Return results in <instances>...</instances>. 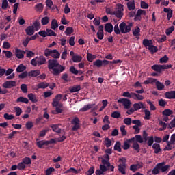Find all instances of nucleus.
<instances>
[{
    "label": "nucleus",
    "mask_w": 175,
    "mask_h": 175,
    "mask_svg": "<svg viewBox=\"0 0 175 175\" xmlns=\"http://www.w3.org/2000/svg\"><path fill=\"white\" fill-rule=\"evenodd\" d=\"M48 69L51 70L53 76H59L66 69V67L61 65L58 60L54 59L48 60Z\"/></svg>",
    "instance_id": "1"
},
{
    "label": "nucleus",
    "mask_w": 175,
    "mask_h": 175,
    "mask_svg": "<svg viewBox=\"0 0 175 175\" xmlns=\"http://www.w3.org/2000/svg\"><path fill=\"white\" fill-rule=\"evenodd\" d=\"M104 159H102L101 160V163L103 164H100L99 167L100 169H98L96 170L95 174L96 175H103L105 174V172H107V167H106V165H107L108 166L110 165V156H109V154H105L103 156Z\"/></svg>",
    "instance_id": "2"
},
{
    "label": "nucleus",
    "mask_w": 175,
    "mask_h": 175,
    "mask_svg": "<svg viewBox=\"0 0 175 175\" xmlns=\"http://www.w3.org/2000/svg\"><path fill=\"white\" fill-rule=\"evenodd\" d=\"M124 98H129V99H133L134 100H143L144 97L142 94H137L135 92H124L122 94Z\"/></svg>",
    "instance_id": "3"
},
{
    "label": "nucleus",
    "mask_w": 175,
    "mask_h": 175,
    "mask_svg": "<svg viewBox=\"0 0 175 175\" xmlns=\"http://www.w3.org/2000/svg\"><path fill=\"white\" fill-rule=\"evenodd\" d=\"M132 27H133V23H132V22L128 23L127 25L126 23H125V22H122L119 25V28L121 33H129V32H131V28H132Z\"/></svg>",
    "instance_id": "4"
},
{
    "label": "nucleus",
    "mask_w": 175,
    "mask_h": 175,
    "mask_svg": "<svg viewBox=\"0 0 175 175\" xmlns=\"http://www.w3.org/2000/svg\"><path fill=\"white\" fill-rule=\"evenodd\" d=\"M111 14L116 16L119 20H121L124 16V5L122 4H118L116 10Z\"/></svg>",
    "instance_id": "5"
},
{
    "label": "nucleus",
    "mask_w": 175,
    "mask_h": 175,
    "mask_svg": "<svg viewBox=\"0 0 175 175\" xmlns=\"http://www.w3.org/2000/svg\"><path fill=\"white\" fill-rule=\"evenodd\" d=\"M170 68H172V64H154L152 66L151 69L154 70V72H157V73H162L163 70H165V69H170Z\"/></svg>",
    "instance_id": "6"
},
{
    "label": "nucleus",
    "mask_w": 175,
    "mask_h": 175,
    "mask_svg": "<svg viewBox=\"0 0 175 175\" xmlns=\"http://www.w3.org/2000/svg\"><path fill=\"white\" fill-rule=\"evenodd\" d=\"M118 103H122L126 110H129L132 105V102L129 98H120L118 100Z\"/></svg>",
    "instance_id": "7"
},
{
    "label": "nucleus",
    "mask_w": 175,
    "mask_h": 175,
    "mask_svg": "<svg viewBox=\"0 0 175 175\" xmlns=\"http://www.w3.org/2000/svg\"><path fill=\"white\" fill-rule=\"evenodd\" d=\"M159 166L161 173H167L170 170V165H165V162L159 163Z\"/></svg>",
    "instance_id": "8"
},
{
    "label": "nucleus",
    "mask_w": 175,
    "mask_h": 175,
    "mask_svg": "<svg viewBox=\"0 0 175 175\" xmlns=\"http://www.w3.org/2000/svg\"><path fill=\"white\" fill-rule=\"evenodd\" d=\"M79 122H80L79 118L75 117L73 118L71 122V124H74L73 127L72 128V131H77L80 128V124H79Z\"/></svg>",
    "instance_id": "9"
},
{
    "label": "nucleus",
    "mask_w": 175,
    "mask_h": 175,
    "mask_svg": "<svg viewBox=\"0 0 175 175\" xmlns=\"http://www.w3.org/2000/svg\"><path fill=\"white\" fill-rule=\"evenodd\" d=\"M2 85L3 88H13L16 87V81H6Z\"/></svg>",
    "instance_id": "10"
},
{
    "label": "nucleus",
    "mask_w": 175,
    "mask_h": 175,
    "mask_svg": "<svg viewBox=\"0 0 175 175\" xmlns=\"http://www.w3.org/2000/svg\"><path fill=\"white\" fill-rule=\"evenodd\" d=\"M133 109L134 111H137V110H140L141 109H146V106H144V103L142 102L135 103L133 105Z\"/></svg>",
    "instance_id": "11"
},
{
    "label": "nucleus",
    "mask_w": 175,
    "mask_h": 175,
    "mask_svg": "<svg viewBox=\"0 0 175 175\" xmlns=\"http://www.w3.org/2000/svg\"><path fill=\"white\" fill-rule=\"evenodd\" d=\"M24 54H25L24 51L18 49H15V55L18 59H23V58H24Z\"/></svg>",
    "instance_id": "12"
},
{
    "label": "nucleus",
    "mask_w": 175,
    "mask_h": 175,
    "mask_svg": "<svg viewBox=\"0 0 175 175\" xmlns=\"http://www.w3.org/2000/svg\"><path fill=\"white\" fill-rule=\"evenodd\" d=\"M163 12L165 13H167V20L169 21L172 17H173V10L170 8H164Z\"/></svg>",
    "instance_id": "13"
},
{
    "label": "nucleus",
    "mask_w": 175,
    "mask_h": 175,
    "mask_svg": "<svg viewBox=\"0 0 175 175\" xmlns=\"http://www.w3.org/2000/svg\"><path fill=\"white\" fill-rule=\"evenodd\" d=\"M166 99H175V90L166 92L165 94Z\"/></svg>",
    "instance_id": "14"
},
{
    "label": "nucleus",
    "mask_w": 175,
    "mask_h": 175,
    "mask_svg": "<svg viewBox=\"0 0 175 175\" xmlns=\"http://www.w3.org/2000/svg\"><path fill=\"white\" fill-rule=\"evenodd\" d=\"M40 75V70H33L28 72L29 77H38Z\"/></svg>",
    "instance_id": "15"
},
{
    "label": "nucleus",
    "mask_w": 175,
    "mask_h": 175,
    "mask_svg": "<svg viewBox=\"0 0 175 175\" xmlns=\"http://www.w3.org/2000/svg\"><path fill=\"white\" fill-rule=\"evenodd\" d=\"M25 32L29 36H32L35 33V29L33 26H29L25 29Z\"/></svg>",
    "instance_id": "16"
},
{
    "label": "nucleus",
    "mask_w": 175,
    "mask_h": 175,
    "mask_svg": "<svg viewBox=\"0 0 175 175\" xmlns=\"http://www.w3.org/2000/svg\"><path fill=\"white\" fill-rule=\"evenodd\" d=\"M105 32H108V33H111L113 32V24L108 23L105 25Z\"/></svg>",
    "instance_id": "17"
},
{
    "label": "nucleus",
    "mask_w": 175,
    "mask_h": 175,
    "mask_svg": "<svg viewBox=\"0 0 175 175\" xmlns=\"http://www.w3.org/2000/svg\"><path fill=\"white\" fill-rule=\"evenodd\" d=\"M95 106V104H88L84 105L83 107L81 108L79 111H88V110L92 109Z\"/></svg>",
    "instance_id": "18"
},
{
    "label": "nucleus",
    "mask_w": 175,
    "mask_h": 175,
    "mask_svg": "<svg viewBox=\"0 0 175 175\" xmlns=\"http://www.w3.org/2000/svg\"><path fill=\"white\" fill-rule=\"evenodd\" d=\"M37 62H38L37 63L38 66H40V65H44V64H46V57L42 55L40 57H38Z\"/></svg>",
    "instance_id": "19"
},
{
    "label": "nucleus",
    "mask_w": 175,
    "mask_h": 175,
    "mask_svg": "<svg viewBox=\"0 0 175 175\" xmlns=\"http://www.w3.org/2000/svg\"><path fill=\"white\" fill-rule=\"evenodd\" d=\"M43 8H44V6H43V3H38L34 6L35 10L37 13H42V12H43Z\"/></svg>",
    "instance_id": "20"
},
{
    "label": "nucleus",
    "mask_w": 175,
    "mask_h": 175,
    "mask_svg": "<svg viewBox=\"0 0 175 175\" xmlns=\"http://www.w3.org/2000/svg\"><path fill=\"white\" fill-rule=\"evenodd\" d=\"M81 90V86L80 85H74L73 87H70L69 88V91L71 93L73 92H79Z\"/></svg>",
    "instance_id": "21"
},
{
    "label": "nucleus",
    "mask_w": 175,
    "mask_h": 175,
    "mask_svg": "<svg viewBox=\"0 0 175 175\" xmlns=\"http://www.w3.org/2000/svg\"><path fill=\"white\" fill-rule=\"evenodd\" d=\"M127 8L129 10H135L136 7L135 6V0H131L127 3Z\"/></svg>",
    "instance_id": "22"
},
{
    "label": "nucleus",
    "mask_w": 175,
    "mask_h": 175,
    "mask_svg": "<svg viewBox=\"0 0 175 175\" xmlns=\"http://www.w3.org/2000/svg\"><path fill=\"white\" fill-rule=\"evenodd\" d=\"M49 85L50 84L47 82H41L37 85V88L38 90L40 88L42 90H44L45 88H47V87H49Z\"/></svg>",
    "instance_id": "23"
},
{
    "label": "nucleus",
    "mask_w": 175,
    "mask_h": 175,
    "mask_svg": "<svg viewBox=\"0 0 175 175\" xmlns=\"http://www.w3.org/2000/svg\"><path fill=\"white\" fill-rule=\"evenodd\" d=\"M51 57H52V58H54V59H58V58L61 57V53H59V52H58L57 49H53Z\"/></svg>",
    "instance_id": "24"
},
{
    "label": "nucleus",
    "mask_w": 175,
    "mask_h": 175,
    "mask_svg": "<svg viewBox=\"0 0 175 175\" xmlns=\"http://www.w3.org/2000/svg\"><path fill=\"white\" fill-rule=\"evenodd\" d=\"M58 27H59L58 21H57L56 19H53L51 24V29H53V31H55L57 28H58Z\"/></svg>",
    "instance_id": "25"
},
{
    "label": "nucleus",
    "mask_w": 175,
    "mask_h": 175,
    "mask_svg": "<svg viewBox=\"0 0 175 175\" xmlns=\"http://www.w3.org/2000/svg\"><path fill=\"white\" fill-rule=\"evenodd\" d=\"M27 98L32 102V103H36L38 102V98H36V96L32 93H30L27 95Z\"/></svg>",
    "instance_id": "26"
},
{
    "label": "nucleus",
    "mask_w": 175,
    "mask_h": 175,
    "mask_svg": "<svg viewBox=\"0 0 175 175\" xmlns=\"http://www.w3.org/2000/svg\"><path fill=\"white\" fill-rule=\"evenodd\" d=\"M113 150L115 151H118V152H121V142L120 141H117L113 146Z\"/></svg>",
    "instance_id": "27"
},
{
    "label": "nucleus",
    "mask_w": 175,
    "mask_h": 175,
    "mask_svg": "<svg viewBox=\"0 0 175 175\" xmlns=\"http://www.w3.org/2000/svg\"><path fill=\"white\" fill-rule=\"evenodd\" d=\"M160 172H161V168L159 167V163H157L152 170V174H154V175L159 174Z\"/></svg>",
    "instance_id": "28"
},
{
    "label": "nucleus",
    "mask_w": 175,
    "mask_h": 175,
    "mask_svg": "<svg viewBox=\"0 0 175 175\" xmlns=\"http://www.w3.org/2000/svg\"><path fill=\"white\" fill-rule=\"evenodd\" d=\"M26 69H27V66H25L23 64H21L16 68V72H18V73H21V72H24L25 70H26Z\"/></svg>",
    "instance_id": "29"
},
{
    "label": "nucleus",
    "mask_w": 175,
    "mask_h": 175,
    "mask_svg": "<svg viewBox=\"0 0 175 175\" xmlns=\"http://www.w3.org/2000/svg\"><path fill=\"white\" fill-rule=\"evenodd\" d=\"M152 148L154 149V154H159L161 152V145L159 144H153Z\"/></svg>",
    "instance_id": "30"
},
{
    "label": "nucleus",
    "mask_w": 175,
    "mask_h": 175,
    "mask_svg": "<svg viewBox=\"0 0 175 175\" xmlns=\"http://www.w3.org/2000/svg\"><path fill=\"white\" fill-rule=\"evenodd\" d=\"M28 102H29V100H28V98H25V97H23V96H21L19 98H18L16 99V103H28Z\"/></svg>",
    "instance_id": "31"
},
{
    "label": "nucleus",
    "mask_w": 175,
    "mask_h": 175,
    "mask_svg": "<svg viewBox=\"0 0 175 175\" xmlns=\"http://www.w3.org/2000/svg\"><path fill=\"white\" fill-rule=\"evenodd\" d=\"M82 60H83V57L80 55H75L72 57V61L76 63L81 62Z\"/></svg>",
    "instance_id": "32"
},
{
    "label": "nucleus",
    "mask_w": 175,
    "mask_h": 175,
    "mask_svg": "<svg viewBox=\"0 0 175 175\" xmlns=\"http://www.w3.org/2000/svg\"><path fill=\"white\" fill-rule=\"evenodd\" d=\"M36 144L38 148H43V146H47V141H45V140L38 141L36 142Z\"/></svg>",
    "instance_id": "33"
},
{
    "label": "nucleus",
    "mask_w": 175,
    "mask_h": 175,
    "mask_svg": "<svg viewBox=\"0 0 175 175\" xmlns=\"http://www.w3.org/2000/svg\"><path fill=\"white\" fill-rule=\"evenodd\" d=\"M174 144H173L172 142H170V141L167 142V146L164 148V151H171V150L173 149V146Z\"/></svg>",
    "instance_id": "34"
},
{
    "label": "nucleus",
    "mask_w": 175,
    "mask_h": 175,
    "mask_svg": "<svg viewBox=\"0 0 175 175\" xmlns=\"http://www.w3.org/2000/svg\"><path fill=\"white\" fill-rule=\"evenodd\" d=\"M143 44L144 45L145 47H150L152 44V40H148V39H144L143 40Z\"/></svg>",
    "instance_id": "35"
},
{
    "label": "nucleus",
    "mask_w": 175,
    "mask_h": 175,
    "mask_svg": "<svg viewBox=\"0 0 175 175\" xmlns=\"http://www.w3.org/2000/svg\"><path fill=\"white\" fill-rule=\"evenodd\" d=\"M156 87L158 90V91H162L165 88V85L163 83H161L160 81L156 82Z\"/></svg>",
    "instance_id": "36"
},
{
    "label": "nucleus",
    "mask_w": 175,
    "mask_h": 175,
    "mask_svg": "<svg viewBox=\"0 0 175 175\" xmlns=\"http://www.w3.org/2000/svg\"><path fill=\"white\" fill-rule=\"evenodd\" d=\"M51 128L53 131V132H56V133H61L62 129L61 128H59L58 125L57 124H53L51 126Z\"/></svg>",
    "instance_id": "37"
},
{
    "label": "nucleus",
    "mask_w": 175,
    "mask_h": 175,
    "mask_svg": "<svg viewBox=\"0 0 175 175\" xmlns=\"http://www.w3.org/2000/svg\"><path fill=\"white\" fill-rule=\"evenodd\" d=\"M163 116H165L166 117H169L173 114V111L172 109H165L162 112Z\"/></svg>",
    "instance_id": "38"
},
{
    "label": "nucleus",
    "mask_w": 175,
    "mask_h": 175,
    "mask_svg": "<svg viewBox=\"0 0 175 175\" xmlns=\"http://www.w3.org/2000/svg\"><path fill=\"white\" fill-rule=\"evenodd\" d=\"M148 50H149L152 54H154V53H157V51H158V48L152 44L148 47Z\"/></svg>",
    "instance_id": "39"
},
{
    "label": "nucleus",
    "mask_w": 175,
    "mask_h": 175,
    "mask_svg": "<svg viewBox=\"0 0 175 175\" xmlns=\"http://www.w3.org/2000/svg\"><path fill=\"white\" fill-rule=\"evenodd\" d=\"M50 18L49 16H44L41 19V23L42 25H47V24L49 23Z\"/></svg>",
    "instance_id": "40"
},
{
    "label": "nucleus",
    "mask_w": 175,
    "mask_h": 175,
    "mask_svg": "<svg viewBox=\"0 0 175 175\" xmlns=\"http://www.w3.org/2000/svg\"><path fill=\"white\" fill-rule=\"evenodd\" d=\"M44 54L45 57H51V54H53V50L46 48L44 51Z\"/></svg>",
    "instance_id": "41"
},
{
    "label": "nucleus",
    "mask_w": 175,
    "mask_h": 175,
    "mask_svg": "<svg viewBox=\"0 0 175 175\" xmlns=\"http://www.w3.org/2000/svg\"><path fill=\"white\" fill-rule=\"evenodd\" d=\"M46 36H57V33L54 32V31L50 29H46Z\"/></svg>",
    "instance_id": "42"
},
{
    "label": "nucleus",
    "mask_w": 175,
    "mask_h": 175,
    "mask_svg": "<svg viewBox=\"0 0 175 175\" xmlns=\"http://www.w3.org/2000/svg\"><path fill=\"white\" fill-rule=\"evenodd\" d=\"M113 31L116 35H121V30L120 29V26H118V24L115 25Z\"/></svg>",
    "instance_id": "43"
},
{
    "label": "nucleus",
    "mask_w": 175,
    "mask_h": 175,
    "mask_svg": "<svg viewBox=\"0 0 175 175\" xmlns=\"http://www.w3.org/2000/svg\"><path fill=\"white\" fill-rule=\"evenodd\" d=\"M70 172H72V173H74L75 174H77L80 173L81 170H76L73 167H70V169H68L66 171V173H70Z\"/></svg>",
    "instance_id": "44"
},
{
    "label": "nucleus",
    "mask_w": 175,
    "mask_h": 175,
    "mask_svg": "<svg viewBox=\"0 0 175 175\" xmlns=\"http://www.w3.org/2000/svg\"><path fill=\"white\" fill-rule=\"evenodd\" d=\"M169 61V57L167 55H164L163 57L160 58L159 63L160 64H166Z\"/></svg>",
    "instance_id": "45"
},
{
    "label": "nucleus",
    "mask_w": 175,
    "mask_h": 175,
    "mask_svg": "<svg viewBox=\"0 0 175 175\" xmlns=\"http://www.w3.org/2000/svg\"><path fill=\"white\" fill-rule=\"evenodd\" d=\"M73 32H74L73 27H68L65 31V33L67 36L72 35Z\"/></svg>",
    "instance_id": "46"
},
{
    "label": "nucleus",
    "mask_w": 175,
    "mask_h": 175,
    "mask_svg": "<svg viewBox=\"0 0 175 175\" xmlns=\"http://www.w3.org/2000/svg\"><path fill=\"white\" fill-rule=\"evenodd\" d=\"M111 117H112V118H120L121 117V113L119 111H113L111 115Z\"/></svg>",
    "instance_id": "47"
},
{
    "label": "nucleus",
    "mask_w": 175,
    "mask_h": 175,
    "mask_svg": "<svg viewBox=\"0 0 175 175\" xmlns=\"http://www.w3.org/2000/svg\"><path fill=\"white\" fill-rule=\"evenodd\" d=\"M125 169H126V165H118V170L122 174H126Z\"/></svg>",
    "instance_id": "48"
},
{
    "label": "nucleus",
    "mask_w": 175,
    "mask_h": 175,
    "mask_svg": "<svg viewBox=\"0 0 175 175\" xmlns=\"http://www.w3.org/2000/svg\"><path fill=\"white\" fill-rule=\"evenodd\" d=\"M3 54H5L6 58H12L13 53L10 51H3Z\"/></svg>",
    "instance_id": "49"
},
{
    "label": "nucleus",
    "mask_w": 175,
    "mask_h": 175,
    "mask_svg": "<svg viewBox=\"0 0 175 175\" xmlns=\"http://www.w3.org/2000/svg\"><path fill=\"white\" fill-rule=\"evenodd\" d=\"M33 28L36 29V31H39L40 29V23L38 21H36L33 23Z\"/></svg>",
    "instance_id": "50"
},
{
    "label": "nucleus",
    "mask_w": 175,
    "mask_h": 175,
    "mask_svg": "<svg viewBox=\"0 0 175 175\" xmlns=\"http://www.w3.org/2000/svg\"><path fill=\"white\" fill-rule=\"evenodd\" d=\"M8 6H9V3H8V0H3L1 8L3 10H6V9H8Z\"/></svg>",
    "instance_id": "51"
},
{
    "label": "nucleus",
    "mask_w": 175,
    "mask_h": 175,
    "mask_svg": "<svg viewBox=\"0 0 175 175\" xmlns=\"http://www.w3.org/2000/svg\"><path fill=\"white\" fill-rule=\"evenodd\" d=\"M52 106H53V107H62V104L59 103V101L54 100L52 103Z\"/></svg>",
    "instance_id": "52"
},
{
    "label": "nucleus",
    "mask_w": 175,
    "mask_h": 175,
    "mask_svg": "<svg viewBox=\"0 0 175 175\" xmlns=\"http://www.w3.org/2000/svg\"><path fill=\"white\" fill-rule=\"evenodd\" d=\"M147 144L149 147H151V146H152V144H154V137L153 136H150L148 137Z\"/></svg>",
    "instance_id": "53"
},
{
    "label": "nucleus",
    "mask_w": 175,
    "mask_h": 175,
    "mask_svg": "<svg viewBox=\"0 0 175 175\" xmlns=\"http://www.w3.org/2000/svg\"><path fill=\"white\" fill-rule=\"evenodd\" d=\"M94 66H97V68H101L102 66V60L97 59L93 62Z\"/></svg>",
    "instance_id": "54"
},
{
    "label": "nucleus",
    "mask_w": 175,
    "mask_h": 175,
    "mask_svg": "<svg viewBox=\"0 0 175 175\" xmlns=\"http://www.w3.org/2000/svg\"><path fill=\"white\" fill-rule=\"evenodd\" d=\"M87 59H88V61H89V62H92V61H94V59H95V55H92L91 53H88Z\"/></svg>",
    "instance_id": "55"
},
{
    "label": "nucleus",
    "mask_w": 175,
    "mask_h": 175,
    "mask_svg": "<svg viewBox=\"0 0 175 175\" xmlns=\"http://www.w3.org/2000/svg\"><path fill=\"white\" fill-rule=\"evenodd\" d=\"M105 146L109 148V147H110L111 146V140L109 138H105Z\"/></svg>",
    "instance_id": "56"
},
{
    "label": "nucleus",
    "mask_w": 175,
    "mask_h": 175,
    "mask_svg": "<svg viewBox=\"0 0 175 175\" xmlns=\"http://www.w3.org/2000/svg\"><path fill=\"white\" fill-rule=\"evenodd\" d=\"M70 72L72 73V75H79V70H76V68H75L73 66L70 67Z\"/></svg>",
    "instance_id": "57"
},
{
    "label": "nucleus",
    "mask_w": 175,
    "mask_h": 175,
    "mask_svg": "<svg viewBox=\"0 0 175 175\" xmlns=\"http://www.w3.org/2000/svg\"><path fill=\"white\" fill-rule=\"evenodd\" d=\"M131 123L135 124L134 126H142V121L139 120H133Z\"/></svg>",
    "instance_id": "58"
},
{
    "label": "nucleus",
    "mask_w": 175,
    "mask_h": 175,
    "mask_svg": "<svg viewBox=\"0 0 175 175\" xmlns=\"http://www.w3.org/2000/svg\"><path fill=\"white\" fill-rule=\"evenodd\" d=\"M135 139L136 140V143H144L143 137H142V135H135Z\"/></svg>",
    "instance_id": "59"
},
{
    "label": "nucleus",
    "mask_w": 175,
    "mask_h": 175,
    "mask_svg": "<svg viewBox=\"0 0 175 175\" xmlns=\"http://www.w3.org/2000/svg\"><path fill=\"white\" fill-rule=\"evenodd\" d=\"M159 105L161 107H165V106H166V105H167V102H166V100H165L163 98H161L159 100Z\"/></svg>",
    "instance_id": "60"
},
{
    "label": "nucleus",
    "mask_w": 175,
    "mask_h": 175,
    "mask_svg": "<svg viewBox=\"0 0 175 175\" xmlns=\"http://www.w3.org/2000/svg\"><path fill=\"white\" fill-rule=\"evenodd\" d=\"M23 163H25V165H31V158L25 157L23 159Z\"/></svg>",
    "instance_id": "61"
},
{
    "label": "nucleus",
    "mask_w": 175,
    "mask_h": 175,
    "mask_svg": "<svg viewBox=\"0 0 175 175\" xmlns=\"http://www.w3.org/2000/svg\"><path fill=\"white\" fill-rule=\"evenodd\" d=\"M55 171V169H54V167H49L45 171V175H51V173Z\"/></svg>",
    "instance_id": "62"
},
{
    "label": "nucleus",
    "mask_w": 175,
    "mask_h": 175,
    "mask_svg": "<svg viewBox=\"0 0 175 175\" xmlns=\"http://www.w3.org/2000/svg\"><path fill=\"white\" fill-rule=\"evenodd\" d=\"M173 31H174V26H171L166 29L165 33L169 36L173 32Z\"/></svg>",
    "instance_id": "63"
},
{
    "label": "nucleus",
    "mask_w": 175,
    "mask_h": 175,
    "mask_svg": "<svg viewBox=\"0 0 175 175\" xmlns=\"http://www.w3.org/2000/svg\"><path fill=\"white\" fill-rule=\"evenodd\" d=\"M3 117L5 120H13V118H14V115H9V113H5Z\"/></svg>",
    "instance_id": "64"
}]
</instances>
